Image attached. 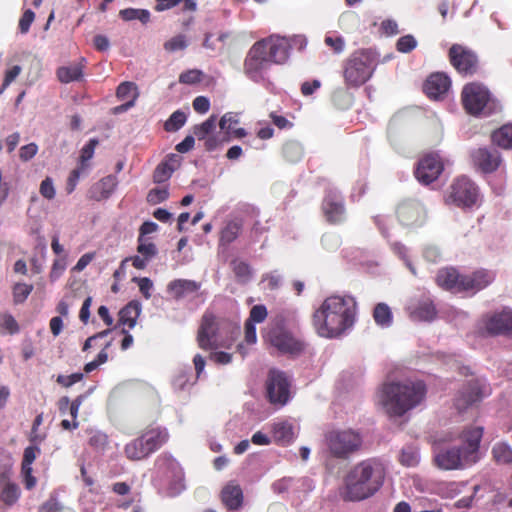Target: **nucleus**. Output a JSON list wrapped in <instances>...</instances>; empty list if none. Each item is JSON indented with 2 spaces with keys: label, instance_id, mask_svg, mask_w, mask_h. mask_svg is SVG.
<instances>
[{
  "label": "nucleus",
  "instance_id": "f257e3e1",
  "mask_svg": "<svg viewBox=\"0 0 512 512\" xmlns=\"http://www.w3.org/2000/svg\"><path fill=\"white\" fill-rule=\"evenodd\" d=\"M357 304L353 297H327L313 314V325L321 337L337 338L355 323Z\"/></svg>",
  "mask_w": 512,
  "mask_h": 512
},
{
  "label": "nucleus",
  "instance_id": "f03ea898",
  "mask_svg": "<svg viewBox=\"0 0 512 512\" xmlns=\"http://www.w3.org/2000/svg\"><path fill=\"white\" fill-rule=\"evenodd\" d=\"M385 470L375 459L354 465L344 477L341 496L348 501H360L374 495L383 485Z\"/></svg>",
  "mask_w": 512,
  "mask_h": 512
},
{
  "label": "nucleus",
  "instance_id": "7ed1b4c3",
  "mask_svg": "<svg viewBox=\"0 0 512 512\" xmlns=\"http://www.w3.org/2000/svg\"><path fill=\"white\" fill-rule=\"evenodd\" d=\"M425 395L422 382L389 383L382 387L377 403L390 417H399L421 402Z\"/></svg>",
  "mask_w": 512,
  "mask_h": 512
},
{
  "label": "nucleus",
  "instance_id": "20e7f679",
  "mask_svg": "<svg viewBox=\"0 0 512 512\" xmlns=\"http://www.w3.org/2000/svg\"><path fill=\"white\" fill-rule=\"evenodd\" d=\"M240 334V327L227 318L217 317L206 311L200 320L196 341L202 350L230 348Z\"/></svg>",
  "mask_w": 512,
  "mask_h": 512
},
{
  "label": "nucleus",
  "instance_id": "39448f33",
  "mask_svg": "<svg viewBox=\"0 0 512 512\" xmlns=\"http://www.w3.org/2000/svg\"><path fill=\"white\" fill-rule=\"evenodd\" d=\"M170 438L166 427L149 425L140 435L124 447V453L129 460L140 461L161 449Z\"/></svg>",
  "mask_w": 512,
  "mask_h": 512
},
{
  "label": "nucleus",
  "instance_id": "423d86ee",
  "mask_svg": "<svg viewBox=\"0 0 512 512\" xmlns=\"http://www.w3.org/2000/svg\"><path fill=\"white\" fill-rule=\"evenodd\" d=\"M326 442L331 455L344 459L360 449L362 437L353 429L333 430L326 435Z\"/></svg>",
  "mask_w": 512,
  "mask_h": 512
},
{
  "label": "nucleus",
  "instance_id": "0eeeda50",
  "mask_svg": "<svg viewBox=\"0 0 512 512\" xmlns=\"http://www.w3.org/2000/svg\"><path fill=\"white\" fill-rule=\"evenodd\" d=\"M483 436V427L481 426H467L464 427L459 433L451 435L444 441H457L456 446L461 451L466 463L473 465L480 459V442Z\"/></svg>",
  "mask_w": 512,
  "mask_h": 512
},
{
  "label": "nucleus",
  "instance_id": "6e6552de",
  "mask_svg": "<svg viewBox=\"0 0 512 512\" xmlns=\"http://www.w3.org/2000/svg\"><path fill=\"white\" fill-rule=\"evenodd\" d=\"M479 192L477 186L468 178H458L450 188L446 202L462 208H470L477 204Z\"/></svg>",
  "mask_w": 512,
  "mask_h": 512
},
{
  "label": "nucleus",
  "instance_id": "1a4fd4ad",
  "mask_svg": "<svg viewBox=\"0 0 512 512\" xmlns=\"http://www.w3.org/2000/svg\"><path fill=\"white\" fill-rule=\"evenodd\" d=\"M266 398L274 406L282 407L288 401V377L285 372L272 368L265 383Z\"/></svg>",
  "mask_w": 512,
  "mask_h": 512
},
{
  "label": "nucleus",
  "instance_id": "9d476101",
  "mask_svg": "<svg viewBox=\"0 0 512 512\" xmlns=\"http://www.w3.org/2000/svg\"><path fill=\"white\" fill-rule=\"evenodd\" d=\"M461 97L465 110L472 115L483 112L491 101L488 89L476 82L465 85Z\"/></svg>",
  "mask_w": 512,
  "mask_h": 512
},
{
  "label": "nucleus",
  "instance_id": "9b49d317",
  "mask_svg": "<svg viewBox=\"0 0 512 512\" xmlns=\"http://www.w3.org/2000/svg\"><path fill=\"white\" fill-rule=\"evenodd\" d=\"M265 338L279 353L288 352L287 322L283 315L276 316L271 321Z\"/></svg>",
  "mask_w": 512,
  "mask_h": 512
},
{
  "label": "nucleus",
  "instance_id": "f8f14e48",
  "mask_svg": "<svg viewBox=\"0 0 512 512\" xmlns=\"http://www.w3.org/2000/svg\"><path fill=\"white\" fill-rule=\"evenodd\" d=\"M452 65L464 74H473L477 70L478 60L476 55L468 48L454 44L449 51Z\"/></svg>",
  "mask_w": 512,
  "mask_h": 512
},
{
  "label": "nucleus",
  "instance_id": "ddd939ff",
  "mask_svg": "<svg viewBox=\"0 0 512 512\" xmlns=\"http://www.w3.org/2000/svg\"><path fill=\"white\" fill-rule=\"evenodd\" d=\"M484 328L489 334L512 333V310L504 308L499 312L488 314L484 317Z\"/></svg>",
  "mask_w": 512,
  "mask_h": 512
},
{
  "label": "nucleus",
  "instance_id": "4468645a",
  "mask_svg": "<svg viewBox=\"0 0 512 512\" xmlns=\"http://www.w3.org/2000/svg\"><path fill=\"white\" fill-rule=\"evenodd\" d=\"M268 61L265 41H257L250 48L245 58L244 71L249 77L253 78L264 68Z\"/></svg>",
  "mask_w": 512,
  "mask_h": 512
},
{
  "label": "nucleus",
  "instance_id": "2eb2a0df",
  "mask_svg": "<svg viewBox=\"0 0 512 512\" xmlns=\"http://www.w3.org/2000/svg\"><path fill=\"white\" fill-rule=\"evenodd\" d=\"M434 461L437 467L442 470H457L471 466L466 463V458L456 445L436 452Z\"/></svg>",
  "mask_w": 512,
  "mask_h": 512
},
{
  "label": "nucleus",
  "instance_id": "dca6fc26",
  "mask_svg": "<svg viewBox=\"0 0 512 512\" xmlns=\"http://www.w3.org/2000/svg\"><path fill=\"white\" fill-rule=\"evenodd\" d=\"M442 170L443 164L439 157L428 154L419 161L415 174L420 182L429 184L438 178Z\"/></svg>",
  "mask_w": 512,
  "mask_h": 512
},
{
  "label": "nucleus",
  "instance_id": "f3484780",
  "mask_svg": "<svg viewBox=\"0 0 512 512\" xmlns=\"http://www.w3.org/2000/svg\"><path fill=\"white\" fill-rule=\"evenodd\" d=\"M261 41H265V50L270 62L282 64L287 61L288 39L286 37L271 35Z\"/></svg>",
  "mask_w": 512,
  "mask_h": 512
},
{
  "label": "nucleus",
  "instance_id": "a211bd4d",
  "mask_svg": "<svg viewBox=\"0 0 512 512\" xmlns=\"http://www.w3.org/2000/svg\"><path fill=\"white\" fill-rule=\"evenodd\" d=\"M495 275L488 270H477L470 274L462 275V280L460 285H462V292H477L480 291L487 286H489L494 281Z\"/></svg>",
  "mask_w": 512,
  "mask_h": 512
},
{
  "label": "nucleus",
  "instance_id": "6ab92c4d",
  "mask_svg": "<svg viewBox=\"0 0 512 512\" xmlns=\"http://www.w3.org/2000/svg\"><path fill=\"white\" fill-rule=\"evenodd\" d=\"M472 158L474 164L485 173L495 171L502 162L500 153L494 148H478L473 152Z\"/></svg>",
  "mask_w": 512,
  "mask_h": 512
},
{
  "label": "nucleus",
  "instance_id": "aec40b11",
  "mask_svg": "<svg viewBox=\"0 0 512 512\" xmlns=\"http://www.w3.org/2000/svg\"><path fill=\"white\" fill-rule=\"evenodd\" d=\"M483 394L480 382L472 379L457 394L455 406L459 411H462L480 400Z\"/></svg>",
  "mask_w": 512,
  "mask_h": 512
},
{
  "label": "nucleus",
  "instance_id": "412c9836",
  "mask_svg": "<svg viewBox=\"0 0 512 512\" xmlns=\"http://www.w3.org/2000/svg\"><path fill=\"white\" fill-rule=\"evenodd\" d=\"M397 215L403 224L414 225L423 221L424 209L419 202L407 200L399 205Z\"/></svg>",
  "mask_w": 512,
  "mask_h": 512
},
{
  "label": "nucleus",
  "instance_id": "4be33fe9",
  "mask_svg": "<svg viewBox=\"0 0 512 512\" xmlns=\"http://www.w3.org/2000/svg\"><path fill=\"white\" fill-rule=\"evenodd\" d=\"M201 288V283L189 279H174L167 285V293L176 301L196 294Z\"/></svg>",
  "mask_w": 512,
  "mask_h": 512
},
{
  "label": "nucleus",
  "instance_id": "5701e85b",
  "mask_svg": "<svg viewBox=\"0 0 512 512\" xmlns=\"http://www.w3.org/2000/svg\"><path fill=\"white\" fill-rule=\"evenodd\" d=\"M371 74V68L358 58L351 60L344 72L346 81L355 86L363 84L370 78Z\"/></svg>",
  "mask_w": 512,
  "mask_h": 512
},
{
  "label": "nucleus",
  "instance_id": "b1692460",
  "mask_svg": "<svg viewBox=\"0 0 512 512\" xmlns=\"http://www.w3.org/2000/svg\"><path fill=\"white\" fill-rule=\"evenodd\" d=\"M450 85L451 82L447 75L443 73H434L426 80L424 84V91L429 98L436 100L440 99L448 92Z\"/></svg>",
  "mask_w": 512,
  "mask_h": 512
},
{
  "label": "nucleus",
  "instance_id": "393cba45",
  "mask_svg": "<svg viewBox=\"0 0 512 512\" xmlns=\"http://www.w3.org/2000/svg\"><path fill=\"white\" fill-rule=\"evenodd\" d=\"M323 211L329 222L336 223L344 219V206L340 197L329 193L323 201Z\"/></svg>",
  "mask_w": 512,
  "mask_h": 512
},
{
  "label": "nucleus",
  "instance_id": "a878e982",
  "mask_svg": "<svg viewBox=\"0 0 512 512\" xmlns=\"http://www.w3.org/2000/svg\"><path fill=\"white\" fill-rule=\"evenodd\" d=\"M221 500L229 511L238 510L243 503L241 487L234 482H229L221 491Z\"/></svg>",
  "mask_w": 512,
  "mask_h": 512
},
{
  "label": "nucleus",
  "instance_id": "bb28decb",
  "mask_svg": "<svg viewBox=\"0 0 512 512\" xmlns=\"http://www.w3.org/2000/svg\"><path fill=\"white\" fill-rule=\"evenodd\" d=\"M116 185V178L112 175H108L91 186L88 192L89 198L95 201L108 199L113 193Z\"/></svg>",
  "mask_w": 512,
  "mask_h": 512
},
{
  "label": "nucleus",
  "instance_id": "cd10ccee",
  "mask_svg": "<svg viewBox=\"0 0 512 512\" xmlns=\"http://www.w3.org/2000/svg\"><path fill=\"white\" fill-rule=\"evenodd\" d=\"M162 474L171 486L170 489L173 493L183 488L184 474L177 461L167 458L166 467Z\"/></svg>",
  "mask_w": 512,
  "mask_h": 512
},
{
  "label": "nucleus",
  "instance_id": "c85d7f7f",
  "mask_svg": "<svg viewBox=\"0 0 512 512\" xmlns=\"http://www.w3.org/2000/svg\"><path fill=\"white\" fill-rule=\"evenodd\" d=\"M461 280L462 275L453 268L440 270L436 278V282L440 287L454 292H462Z\"/></svg>",
  "mask_w": 512,
  "mask_h": 512
},
{
  "label": "nucleus",
  "instance_id": "c756f323",
  "mask_svg": "<svg viewBox=\"0 0 512 512\" xmlns=\"http://www.w3.org/2000/svg\"><path fill=\"white\" fill-rule=\"evenodd\" d=\"M116 96L119 100L125 103L116 107V111H125L134 105L138 97L137 86L133 82H122L116 91Z\"/></svg>",
  "mask_w": 512,
  "mask_h": 512
},
{
  "label": "nucleus",
  "instance_id": "7c9ffc66",
  "mask_svg": "<svg viewBox=\"0 0 512 512\" xmlns=\"http://www.w3.org/2000/svg\"><path fill=\"white\" fill-rule=\"evenodd\" d=\"M141 313V304L139 301L133 300L125 305L119 312V322L122 325L132 329L137 322Z\"/></svg>",
  "mask_w": 512,
  "mask_h": 512
},
{
  "label": "nucleus",
  "instance_id": "2f4dec72",
  "mask_svg": "<svg viewBox=\"0 0 512 512\" xmlns=\"http://www.w3.org/2000/svg\"><path fill=\"white\" fill-rule=\"evenodd\" d=\"M83 68L84 66L81 63L62 66L57 69V77L62 83L79 81L83 77Z\"/></svg>",
  "mask_w": 512,
  "mask_h": 512
},
{
  "label": "nucleus",
  "instance_id": "473e14b6",
  "mask_svg": "<svg viewBox=\"0 0 512 512\" xmlns=\"http://www.w3.org/2000/svg\"><path fill=\"white\" fill-rule=\"evenodd\" d=\"M183 2V11L194 12L197 10L196 0H156L155 10L162 12L172 9Z\"/></svg>",
  "mask_w": 512,
  "mask_h": 512
},
{
  "label": "nucleus",
  "instance_id": "72a5a7b5",
  "mask_svg": "<svg viewBox=\"0 0 512 512\" xmlns=\"http://www.w3.org/2000/svg\"><path fill=\"white\" fill-rule=\"evenodd\" d=\"M492 141L501 148H512V125H504L494 131Z\"/></svg>",
  "mask_w": 512,
  "mask_h": 512
},
{
  "label": "nucleus",
  "instance_id": "f704fd0d",
  "mask_svg": "<svg viewBox=\"0 0 512 512\" xmlns=\"http://www.w3.org/2000/svg\"><path fill=\"white\" fill-rule=\"evenodd\" d=\"M242 230V223L239 221H230L221 230L220 243L228 245L237 239Z\"/></svg>",
  "mask_w": 512,
  "mask_h": 512
},
{
  "label": "nucleus",
  "instance_id": "c9c22d12",
  "mask_svg": "<svg viewBox=\"0 0 512 512\" xmlns=\"http://www.w3.org/2000/svg\"><path fill=\"white\" fill-rule=\"evenodd\" d=\"M373 318L376 324L381 327H389L393 321L391 309L385 303H379L375 306Z\"/></svg>",
  "mask_w": 512,
  "mask_h": 512
},
{
  "label": "nucleus",
  "instance_id": "e433bc0d",
  "mask_svg": "<svg viewBox=\"0 0 512 512\" xmlns=\"http://www.w3.org/2000/svg\"><path fill=\"white\" fill-rule=\"evenodd\" d=\"M492 455L498 464L512 463V448L507 443H496L492 448Z\"/></svg>",
  "mask_w": 512,
  "mask_h": 512
},
{
  "label": "nucleus",
  "instance_id": "4c0bfd02",
  "mask_svg": "<svg viewBox=\"0 0 512 512\" xmlns=\"http://www.w3.org/2000/svg\"><path fill=\"white\" fill-rule=\"evenodd\" d=\"M119 16L124 21L139 20L146 24L150 21V12L146 9L126 8L119 12Z\"/></svg>",
  "mask_w": 512,
  "mask_h": 512
},
{
  "label": "nucleus",
  "instance_id": "58836bf2",
  "mask_svg": "<svg viewBox=\"0 0 512 512\" xmlns=\"http://www.w3.org/2000/svg\"><path fill=\"white\" fill-rule=\"evenodd\" d=\"M20 496V490L17 484L5 482L4 487L0 492V500L6 505H13Z\"/></svg>",
  "mask_w": 512,
  "mask_h": 512
},
{
  "label": "nucleus",
  "instance_id": "ea45409f",
  "mask_svg": "<svg viewBox=\"0 0 512 512\" xmlns=\"http://www.w3.org/2000/svg\"><path fill=\"white\" fill-rule=\"evenodd\" d=\"M216 120L217 117L215 115H211L204 122L193 127V133L198 140H204L209 137V134L212 133L216 127Z\"/></svg>",
  "mask_w": 512,
  "mask_h": 512
},
{
  "label": "nucleus",
  "instance_id": "a19ab883",
  "mask_svg": "<svg viewBox=\"0 0 512 512\" xmlns=\"http://www.w3.org/2000/svg\"><path fill=\"white\" fill-rule=\"evenodd\" d=\"M231 266L239 283H247L250 280L252 271L248 263L240 260H233L231 262Z\"/></svg>",
  "mask_w": 512,
  "mask_h": 512
},
{
  "label": "nucleus",
  "instance_id": "79ce46f5",
  "mask_svg": "<svg viewBox=\"0 0 512 512\" xmlns=\"http://www.w3.org/2000/svg\"><path fill=\"white\" fill-rule=\"evenodd\" d=\"M436 316V310L431 302H423L414 310V319L421 321H432Z\"/></svg>",
  "mask_w": 512,
  "mask_h": 512
},
{
  "label": "nucleus",
  "instance_id": "37998d69",
  "mask_svg": "<svg viewBox=\"0 0 512 512\" xmlns=\"http://www.w3.org/2000/svg\"><path fill=\"white\" fill-rule=\"evenodd\" d=\"M271 438L278 445L285 446L288 443V425L286 421L273 424Z\"/></svg>",
  "mask_w": 512,
  "mask_h": 512
},
{
  "label": "nucleus",
  "instance_id": "c03bdc74",
  "mask_svg": "<svg viewBox=\"0 0 512 512\" xmlns=\"http://www.w3.org/2000/svg\"><path fill=\"white\" fill-rule=\"evenodd\" d=\"M137 242V252L146 259L150 260L157 255L158 249L150 238H138Z\"/></svg>",
  "mask_w": 512,
  "mask_h": 512
},
{
  "label": "nucleus",
  "instance_id": "a18cd8bd",
  "mask_svg": "<svg viewBox=\"0 0 512 512\" xmlns=\"http://www.w3.org/2000/svg\"><path fill=\"white\" fill-rule=\"evenodd\" d=\"M186 119V114L180 110H177L173 112L169 119L165 122L164 128L167 132H175L185 124Z\"/></svg>",
  "mask_w": 512,
  "mask_h": 512
},
{
  "label": "nucleus",
  "instance_id": "49530a36",
  "mask_svg": "<svg viewBox=\"0 0 512 512\" xmlns=\"http://www.w3.org/2000/svg\"><path fill=\"white\" fill-rule=\"evenodd\" d=\"M32 284L16 283L13 287V300L15 304H21L26 301L33 291Z\"/></svg>",
  "mask_w": 512,
  "mask_h": 512
},
{
  "label": "nucleus",
  "instance_id": "de8ad7c7",
  "mask_svg": "<svg viewBox=\"0 0 512 512\" xmlns=\"http://www.w3.org/2000/svg\"><path fill=\"white\" fill-rule=\"evenodd\" d=\"M66 267H67V255L66 254L56 258L53 261V264H52V267H51V270L49 273L50 281L54 282L57 279H59L65 272Z\"/></svg>",
  "mask_w": 512,
  "mask_h": 512
},
{
  "label": "nucleus",
  "instance_id": "09e8293b",
  "mask_svg": "<svg viewBox=\"0 0 512 512\" xmlns=\"http://www.w3.org/2000/svg\"><path fill=\"white\" fill-rule=\"evenodd\" d=\"M88 167H89V165H80L79 164L75 169H73L70 172L69 177L67 179V184H66V192L68 194H71L75 190L81 175L87 171Z\"/></svg>",
  "mask_w": 512,
  "mask_h": 512
},
{
  "label": "nucleus",
  "instance_id": "8fccbe9b",
  "mask_svg": "<svg viewBox=\"0 0 512 512\" xmlns=\"http://www.w3.org/2000/svg\"><path fill=\"white\" fill-rule=\"evenodd\" d=\"M173 170L174 168L168 162H161L153 172V181L155 183L167 181L171 177Z\"/></svg>",
  "mask_w": 512,
  "mask_h": 512
},
{
  "label": "nucleus",
  "instance_id": "3c124183",
  "mask_svg": "<svg viewBox=\"0 0 512 512\" xmlns=\"http://www.w3.org/2000/svg\"><path fill=\"white\" fill-rule=\"evenodd\" d=\"M164 49L168 52L184 50L187 47V39L183 34L176 35L164 43Z\"/></svg>",
  "mask_w": 512,
  "mask_h": 512
},
{
  "label": "nucleus",
  "instance_id": "603ef678",
  "mask_svg": "<svg viewBox=\"0 0 512 512\" xmlns=\"http://www.w3.org/2000/svg\"><path fill=\"white\" fill-rule=\"evenodd\" d=\"M109 346H110V343H107L105 345V347L99 352L96 359L85 364L84 371L86 373H91L92 371L97 369L101 364H104L107 362V360H108L107 349Z\"/></svg>",
  "mask_w": 512,
  "mask_h": 512
},
{
  "label": "nucleus",
  "instance_id": "864d4df0",
  "mask_svg": "<svg viewBox=\"0 0 512 512\" xmlns=\"http://www.w3.org/2000/svg\"><path fill=\"white\" fill-rule=\"evenodd\" d=\"M97 139H90L87 144L81 149V154L79 158L80 165H88V161L93 157L94 150L98 145Z\"/></svg>",
  "mask_w": 512,
  "mask_h": 512
},
{
  "label": "nucleus",
  "instance_id": "5fc2aeb1",
  "mask_svg": "<svg viewBox=\"0 0 512 512\" xmlns=\"http://www.w3.org/2000/svg\"><path fill=\"white\" fill-rule=\"evenodd\" d=\"M267 309L264 305L258 304L251 308L249 317L246 321L250 323H262L267 317Z\"/></svg>",
  "mask_w": 512,
  "mask_h": 512
},
{
  "label": "nucleus",
  "instance_id": "6e6d98bb",
  "mask_svg": "<svg viewBox=\"0 0 512 512\" xmlns=\"http://www.w3.org/2000/svg\"><path fill=\"white\" fill-rule=\"evenodd\" d=\"M419 461L418 453L412 448L403 449L400 455V462L407 466L413 467Z\"/></svg>",
  "mask_w": 512,
  "mask_h": 512
},
{
  "label": "nucleus",
  "instance_id": "4d7b16f0",
  "mask_svg": "<svg viewBox=\"0 0 512 512\" xmlns=\"http://www.w3.org/2000/svg\"><path fill=\"white\" fill-rule=\"evenodd\" d=\"M202 76L203 73L200 70H188L180 74L179 82L183 84H196L201 81Z\"/></svg>",
  "mask_w": 512,
  "mask_h": 512
},
{
  "label": "nucleus",
  "instance_id": "13d9d810",
  "mask_svg": "<svg viewBox=\"0 0 512 512\" xmlns=\"http://www.w3.org/2000/svg\"><path fill=\"white\" fill-rule=\"evenodd\" d=\"M417 45L416 39L412 35H405L397 41L396 47L399 52L408 53Z\"/></svg>",
  "mask_w": 512,
  "mask_h": 512
},
{
  "label": "nucleus",
  "instance_id": "bf43d9fd",
  "mask_svg": "<svg viewBox=\"0 0 512 512\" xmlns=\"http://www.w3.org/2000/svg\"><path fill=\"white\" fill-rule=\"evenodd\" d=\"M34 19H35V13L31 9L25 10L19 20V24H18L19 31L22 34L28 33L31 24L34 22Z\"/></svg>",
  "mask_w": 512,
  "mask_h": 512
},
{
  "label": "nucleus",
  "instance_id": "052dcab7",
  "mask_svg": "<svg viewBox=\"0 0 512 512\" xmlns=\"http://www.w3.org/2000/svg\"><path fill=\"white\" fill-rule=\"evenodd\" d=\"M238 123L239 120L237 118V115L229 112L221 117L219 126L222 130H225L227 133H230V131H232L235 128L234 126Z\"/></svg>",
  "mask_w": 512,
  "mask_h": 512
},
{
  "label": "nucleus",
  "instance_id": "680f3d73",
  "mask_svg": "<svg viewBox=\"0 0 512 512\" xmlns=\"http://www.w3.org/2000/svg\"><path fill=\"white\" fill-rule=\"evenodd\" d=\"M40 448L35 445L28 446L24 449L23 459L21 466L32 467L36 457L40 454Z\"/></svg>",
  "mask_w": 512,
  "mask_h": 512
},
{
  "label": "nucleus",
  "instance_id": "e2e57ef3",
  "mask_svg": "<svg viewBox=\"0 0 512 512\" xmlns=\"http://www.w3.org/2000/svg\"><path fill=\"white\" fill-rule=\"evenodd\" d=\"M40 194L48 199L52 200L55 197L56 191L54 188L53 180L50 177H46L40 184L39 189Z\"/></svg>",
  "mask_w": 512,
  "mask_h": 512
},
{
  "label": "nucleus",
  "instance_id": "0e129e2a",
  "mask_svg": "<svg viewBox=\"0 0 512 512\" xmlns=\"http://www.w3.org/2000/svg\"><path fill=\"white\" fill-rule=\"evenodd\" d=\"M21 71L22 68L19 65H14L6 71L2 86L0 88V93L4 92V90L20 75Z\"/></svg>",
  "mask_w": 512,
  "mask_h": 512
},
{
  "label": "nucleus",
  "instance_id": "69168bd1",
  "mask_svg": "<svg viewBox=\"0 0 512 512\" xmlns=\"http://www.w3.org/2000/svg\"><path fill=\"white\" fill-rule=\"evenodd\" d=\"M325 44L329 46L335 53H342L345 48V41L339 36H326Z\"/></svg>",
  "mask_w": 512,
  "mask_h": 512
},
{
  "label": "nucleus",
  "instance_id": "338daca9",
  "mask_svg": "<svg viewBox=\"0 0 512 512\" xmlns=\"http://www.w3.org/2000/svg\"><path fill=\"white\" fill-rule=\"evenodd\" d=\"M169 196V192L167 189L155 188L149 191L147 195V200L150 203L157 204L165 201Z\"/></svg>",
  "mask_w": 512,
  "mask_h": 512
},
{
  "label": "nucleus",
  "instance_id": "774afa93",
  "mask_svg": "<svg viewBox=\"0 0 512 512\" xmlns=\"http://www.w3.org/2000/svg\"><path fill=\"white\" fill-rule=\"evenodd\" d=\"M64 507L57 501L56 498H49L39 508V512H62Z\"/></svg>",
  "mask_w": 512,
  "mask_h": 512
}]
</instances>
